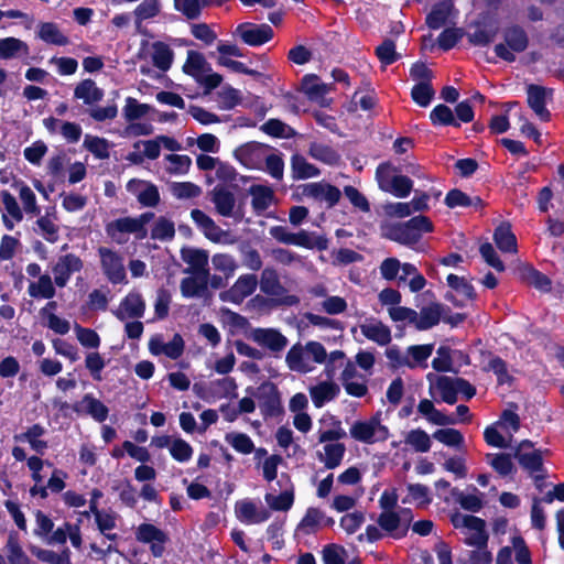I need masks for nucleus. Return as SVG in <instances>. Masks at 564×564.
<instances>
[{"label": "nucleus", "mask_w": 564, "mask_h": 564, "mask_svg": "<svg viewBox=\"0 0 564 564\" xmlns=\"http://www.w3.org/2000/svg\"><path fill=\"white\" fill-rule=\"evenodd\" d=\"M35 555L40 561L48 564H70V551L68 547H65L59 554L51 550L40 549Z\"/></svg>", "instance_id": "774afa93"}, {"label": "nucleus", "mask_w": 564, "mask_h": 564, "mask_svg": "<svg viewBox=\"0 0 564 564\" xmlns=\"http://www.w3.org/2000/svg\"><path fill=\"white\" fill-rule=\"evenodd\" d=\"M246 392L258 400L261 414L264 419L279 417L284 414L281 393L276 384L272 381L265 380L257 388L248 387Z\"/></svg>", "instance_id": "f257e3e1"}, {"label": "nucleus", "mask_w": 564, "mask_h": 564, "mask_svg": "<svg viewBox=\"0 0 564 564\" xmlns=\"http://www.w3.org/2000/svg\"><path fill=\"white\" fill-rule=\"evenodd\" d=\"M339 392V386L333 381H323L310 388V395L315 408L324 406L326 402L337 398Z\"/></svg>", "instance_id": "5701e85b"}, {"label": "nucleus", "mask_w": 564, "mask_h": 564, "mask_svg": "<svg viewBox=\"0 0 564 564\" xmlns=\"http://www.w3.org/2000/svg\"><path fill=\"white\" fill-rule=\"evenodd\" d=\"M435 387L441 394L442 401L451 405L457 402L456 378L440 376L436 379Z\"/></svg>", "instance_id": "37998d69"}, {"label": "nucleus", "mask_w": 564, "mask_h": 564, "mask_svg": "<svg viewBox=\"0 0 564 564\" xmlns=\"http://www.w3.org/2000/svg\"><path fill=\"white\" fill-rule=\"evenodd\" d=\"M165 160L171 163L167 172L174 175L186 174L192 165V159L186 154H167Z\"/></svg>", "instance_id": "69168bd1"}, {"label": "nucleus", "mask_w": 564, "mask_h": 564, "mask_svg": "<svg viewBox=\"0 0 564 564\" xmlns=\"http://www.w3.org/2000/svg\"><path fill=\"white\" fill-rule=\"evenodd\" d=\"M260 290L268 296L275 306H294L300 303L296 295L288 294V290L282 285L278 271L274 268L267 267L261 272Z\"/></svg>", "instance_id": "7ed1b4c3"}, {"label": "nucleus", "mask_w": 564, "mask_h": 564, "mask_svg": "<svg viewBox=\"0 0 564 564\" xmlns=\"http://www.w3.org/2000/svg\"><path fill=\"white\" fill-rule=\"evenodd\" d=\"M405 442L419 453L429 452L432 445L430 435L421 429L410 431L406 435Z\"/></svg>", "instance_id": "bf43d9fd"}, {"label": "nucleus", "mask_w": 564, "mask_h": 564, "mask_svg": "<svg viewBox=\"0 0 564 564\" xmlns=\"http://www.w3.org/2000/svg\"><path fill=\"white\" fill-rule=\"evenodd\" d=\"M350 436L365 444H373L378 441H386L389 437V430L380 423L379 413L368 421H356L349 429Z\"/></svg>", "instance_id": "39448f33"}, {"label": "nucleus", "mask_w": 564, "mask_h": 564, "mask_svg": "<svg viewBox=\"0 0 564 564\" xmlns=\"http://www.w3.org/2000/svg\"><path fill=\"white\" fill-rule=\"evenodd\" d=\"M36 35L43 42L57 46H65L69 43L68 36L63 34L58 25L54 22H40Z\"/></svg>", "instance_id": "cd10ccee"}, {"label": "nucleus", "mask_w": 564, "mask_h": 564, "mask_svg": "<svg viewBox=\"0 0 564 564\" xmlns=\"http://www.w3.org/2000/svg\"><path fill=\"white\" fill-rule=\"evenodd\" d=\"M505 43L495 45L496 55L505 62L512 63L516 61L514 53H522L528 48L529 36L525 30L518 25L507 26L503 30Z\"/></svg>", "instance_id": "20e7f679"}, {"label": "nucleus", "mask_w": 564, "mask_h": 564, "mask_svg": "<svg viewBox=\"0 0 564 564\" xmlns=\"http://www.w3.org/2000/svg\"><path fill=\"white\" fill-rule=\"evenodd\" d=\"M260 130L263 133L278 139H292L296 135V131L292 127L275 118L267 120L260 126Z\"/></svg>", "instance_id": "72a5a7b5"}, {"label": "nucleus", "mask_w": 564, "mask_h": 564, "mask_svg": "<svg viewBox=\"0 0 564 564\" xmlns=\"http://www.w3.org/2000/svg\"><path fill=\"white\" fill-rule=\"evenodd\" d=\"M469 31L466 33L468 42L473 46H488L491 44L498 32L499 21L491 11H482L477 19L469 23Z\"/></svg>", "instance_id": "f03ea898"}, {"label": "nucleus", "mask_w": 564, "mask_h": 564, "mask_svg": "<svg viewBox=\"0 0 564 564\" xmlns=\"http://www.w3.org/2000/svg\"><path fill=\"white\" fill-rule=\"evenodd\" d=\"M303 195L318 202H326L327 208H333L341 197L340 189L329 183L315 182L304 185Z\"/></svg>", "instance_id": "ddd939ff"}, {"label": "nucleus", "mask_w": 564, "mask_h": 564, "mask_svg": "<svg viewBox=\"0 0 564 564\" xmlns=\"http://www.w3.org/2000/svg\"><path fill=\"white\" fill-rule=\"evenodd\" d=\"M375 54L383 66H389L401 58L395 51V42L393 39L387 37L375 50Z\"/></svg>", "instance_id": "c03bdc74"}, {"label": "nucleus", "mask_w": 564, "mask_h": 564, "mask_svg": "<svg viewBox=\"0 0 564 564\" xmlns=\"http://www.w3.org/2000/svg\"><path fill=\"white\" fill-rule=\"evenodd\" d=\"M212 202L219 215L224 217H230L232 215L236 198L226 187L220 185L215 186L212 191Z\"/></svg>", "instance_id": "a878e982"}, {"label": "nucleus", "mask_w": 564, "mask_h": 564, "mask_svg": "<svg viewBox=\"0 0 564 564\" xmlns=\"http://www.w3.org/2000/svg\"><path fill=\"white\" fill-rule=\"evenodd\" d=\"M135 539L141 543H166L167 534L152 523H141L135 531Z\"/></svg>", "instance_id": "f704fd0d"}, {"label": "nucleus", "mask_w": 564, "mask_h": 564, "mask_svg": "<svg viewBox=\"0 0 564 564\" xmlns=\"http://www.w3.org/2000/svg\"><path fill=\"white\" fill-rule=\"evenodd\" d=\"M430 120L434 127H460V123L456 120L452 109L444 104H438L432 109L430 112Z\"/></svg>", "instance_id": "4c0bfd02"}, {"label": "nucleus", "mask_w": 564, "mask_h": 564, "mask_svg": "<svg viewBox=\"0 0 564 564\" xmlns=\"http://www.w3.org/2000/svg\"><path fill=\"white\" fill-rule=\"evenodd\" d=\"M464 34V30L460 28H447L443 30L437 37L438 47L445 52L452 50L462 40Z\"/></svg>", "instance_id": "13d9d810"}, {"label": "nucleus", "mask_w": 564, "mask_h": 564, "mask_svg": "<svg viewBox=\"0 0 564 564\" xmlns=\"http://www.w3.org/2000/svg\"><path fill=\"white\" fill-rule=\"evenodd\" d=\"M308 153L315 160H318L329 165H335L340 160V155L335 149L322 143H312L310 145Z\"/></svg>", "instance_id": "a18cd8bd"}, {"label": "nucleus", "mask_w": 564, "mask_h": 564, "mask_svg": "<svg viewBox=\"0 0 564 564\" xmlns=\"http://www.w3.org/2000/svg\"><path fill=\"white\" fill-rule=\"evenodd\" d=\"M30 48L29 45L13 36H8L4 39H0V58L1 59H11L14 57H19L21 55H29Z\"/></svg>", "instance_id": "7c9ffc66"}, {"label": "nucleus", "mask_w": 564, "mask_h": 564, "mask_svg": "<svg viewBox=\"0 0 564 564\" xmlns=\"http://www.w3.org/2000/svg\"><path fill=\"white\" fill-rule=\"evenodd\" d=\"M265 502L269 507L274 511H288L292 508L294 503V490L293 487L291 489H286L282 491L280 495L274 496L272 494H267Z\"/></svg>", "instance_id": "de8ad7c7"}, {"label": "nucleus", "mask_w": 564, "mask_h": 564, "mask_svg": "<svg viewBox=\"0 0 564 564\" xmlns=\"http://www.w3.org/2000/svg\"><path fill=\"white\" fill-rule=\"evenodd\" d=\"M271 147L257 141L246 142L234 151V156L243 166L254 169L263 160L264 152Z\"/></svg>", "instance_id": "f8f14e48"}, {"label": "nucleus", "mask_w": 564, "mask_h": 564, "mask_svg": "<svg viewBox=\"0 0 564 564\" xmlns=\"http://www.w3.org/2000/svg\"><path fill=\"white\" fill-rule=\"evenodd\" d=\"M225 438L238 453L248 455L254 451L252 440L245 433H228Z\"/></svg>", "instance_id": "052dcab7"}, {"label": "nucleus", "mask_w": 564, "mask_h": 564, "mask_svg": "<svg viewBox=\"0 0 564 564\" xmlns=\"http://www.w3.org/2000/svg\"><path fill=\"white\" fill-rule=\"evenodd\" d=\"M324 519V512L315 507L307 508L304 517L297 524V530L304 534L316 533L319 522Z\"/></svg>", "instance_id": "49530a36"}, {"label": "nucleus", "mask_w": 564, "mask_h": 564, "mask_svg": "<svg viewBox=\"0 0 564 564\" xmlns=\"http://www.w3.org/2000/svg\"><path fill=\"white\" fill-rule=\"evenodd\" d=\"M250 338L259 346L268 348L274 356L282 352L288 346V338L275 328H254Z\"/></svg>", "instance_id": "9b49d317"}, {"label": "nucleus", "mask_w": 564, "mask_h": 564, "mask_svg": "<svg viewBox=\"0 0 564 564\" xmlns=\"http://www.w3.org/2000/svg\"><path fill=\"white\" fill-rule=\"evenodd\" d=\"M145 312V301L138 291L129 292L120 302L118 310L113 311V315L119 321L127 318H141Z\"/></svg>", "instance_id": "4468645a"}, {"label": "nucleus", "mask_w": 564, "mask_h": 564, "mask_svg": "<svg viewBox=\"0 0 564 564\" xmlns=\"http://www.w3.org/2000/svg\"><path fill=\"white\" fill-rule=\"evenodd\" d=\"M82 402L87 404L86 412L94 420L99 423L107 420L109 413L108 408L100 400L94 398L93 394H85Z\"/></svg>", "instance_id": "4d7b16f0"}, {"label": "nucleus", "mask_w": 564, "mask_h": 564, "mask_svg": "<svg viewBox=\"0 0 564 564\" xmlns=\"http://www.w3.org/2000/svg\"><path fill=\"white\" fill-rule=\"evenodd\" d=\"M106 234L109 238L118 243H123L127 239L123 237L124 234H140L137 220L132 217H121L115 219L105 227Z\"/></svg>", "instance_id": "a211bd4d"}, {"label": "nucleus", "mask_w": 564, "mask_h": 564, "mask_svg": "<svg viewBox=\"0 0 564 564\" xmlns=\"http://www.w3.org/2000/svg\"><path fill=\"white\" fill-rule=\"evenodd\" d=\"M152 107L148 104H141L133 97L126 99V106L123 107V116L127 121L138 120L151 111Z\"/></svg>", "instance_id": "6e6d98bb"}, {"label": "nucleus", "mask_w": 564, "mask_h": 564, "mask_svg": "<svg viewBox=\"0 0 564 564\" xmlns=\"http://www.w3.org/2000/svg\"><path fill=\"white\" fill-rule=\"evenodd\" d=\"M378 525L388 532L393 539H402L408 534V525L401 527V516L395 511H382L378 519Z\"/></svg>", "instance_id": "b1692460"}, {"label": "nucleus", "mask_w": 564, "mask_h": 564, "mask_svg": "<svg viewBox=\"0 0 564 564\" xmlns=\"http://www.w3.org/2000/svg\"><path fill=\"white\" fill-rule=\"evenodd\" d=\"M152 62L153 65L162 72H166L171 68L173 63V51L170 46L163 42H156L153 44Z\"/></svg>", "instance_id": "a19ab883"}, {"label": "nucleus", "mask_w": 564, "mask_h": 564, "mask_svg": "<svg viewBox=\"0 0 564 564\" xmlns=\"http://www.w3.org/2000/svg\"><path fill=\"white\" fill-rule=\"evenodd\" d=\"M28 293L33 299H47L51 300L55 296L56 290L54 283L48 274H42L39 282H31L28 288Z\"/></svg>", "instance_id": "58836bf2"}, {"label": "nucleus", "mask_w": 564, "mask_h": 564, "mask_svg": "<svg viewBox=\"0 0 564 564\" xmlns=\"http://www.w3.org/2000/svg\"><path fill=\"white\" fill-rule=\"evenodd\" d=\"M325 451V467L327 469H335L341 464L345 456L346 446L343 443H330L324 446Z\"/></svg>", "instance_id": "5fc2aeb1"}, {"label": "nucleus", "mask_w": 564, "mask_h": 564, "mask_svg": "<svg viewBox=\"0 0 564 564\" xmlns=\"http://www.w3.org/2000/svg\"><path fill=\"white\" fill-rule=\"evenodd\" d=\"M248 193L252 196L251 206L258 215L267 210L274 199L273 189L267 185L253 184L249 187Z\"/></svg>", "instance_id": "393cba45"}, {"label": "nucleus", "mask_w": 564, "mask_h": 564, "mask_svg": "<svg viewBox=\"0 0 564 564\" xmlns=\"http://www.w3.org/2000/svg\"><path fill=\"white\" fill-rule=\"evenodd\" d=\"M172 302V295L170 290L160 288L156 291V299L154 303V315L156 319H165L169 316L170 304Z\"/></svg>", "instance_id": "680f3d73"}, {"label": "nucleus", "mask_w": 564, "mask_h": 564, "mask_svg": "<svg viewBox=\"0 0 564 564\" xmlns=\"http://www.w3.org/2000/svg\"><path fill=\"white\" fill-rule=\"evenodd\" d=\"M191 217L204 236L213 242H220L221 238L227 235L225 230L216 225L212 217L198 208L192 209Z\"/></svg>", "instance_id": "dca6fc26"}, {"label": "nucleus", "mask_w": 564, "mask_h": 564, "mask_svg": "<svg viewBox=\"0 0 564 564\" xmlns=\"http://www.w3.org/2000/svg\"><path fill=\"white\" fill-rule=\"evenodd\" d=\"M83 260L75 253H66L57 259L53 265L54 283L58 288H64L68 283L72 274L82 271Z\"/></svg>", "instance_id": "9d476101"}, {"label": "nucleus", "mask_w": 564, "mask_h": 564, "mask_svg": "<svg viewBox=\"0 0 564 564\" xmlns=\"http://www.w3.org/2000/svg\"><path fill=\"white\" fill-rule=\"evenodd\" d=\"M104 96V90L90 78L83 79L74 89V98L82 99L85 105L89 106L101 101Z\"/></svg>", "instance_id": "4be33fe9"}, {"label": "nucleus", "mask_w": 564, "mask_h": 564, "mask_svg": "<svg viewBox=\"0 0 564 564\" xmlns=\"http://www.w3.org/2000/svg\"><path fill=\"white\" fill-rule=\"evenodd\" d=\"M454 9L453 0H441L433 4L425 18V23L431 30H438L446 24Z\"/></svg>", "instance_id": "aec40b11"}, {"label": "nucleus", "mask_w": 564, "mask_h": 564, "mask_svg": "<svg viewBox=\"0 0 564 564\" xmlns=\"http://www.w3.org/2000/svg\"><path fill=\"white\" fill-rule=\"evenodd\" d=\"M182 69L186 75L195 78L196 82H200V76L204 73L212 72V65L206 61L203 53L191 50L187 52V58Z\"/></svg>", "instance_id": "412c9836"}, {"label": "nucleus", "mask_w": 564, "mask_h": 564, "mask_svg": "<svg viewBox=\"0 0 564 564\" xmlns=\"http://www.w3.org/2000/svg\"><path fill=\"white\" fill-rule=\"evenodd\" d=\"M433 438L446 446L462 448L464 445V436L460 431L452 427L440 429L433 433Z\"/></svg>", "instance_id": "864d4df0"}, {"label": "nucleus", "mask_w": 564, "mask_h": 564, "mask_svg": "<svg viewBox=\"0 0 564 564\" xmlns=\"http://www.w3.org/2000/svg\"><path fill=\"white\" fill-rule=\"evenodd\" d=\"M361 334L369 340L377 343L380 346H386L391 341V330L382 322L376 324L360 325Z\"/></svg>", "instance_id": "473e14b6"}, {"label": "nucleus", "mask_w": 564, "mask_h": 564, "mask_svg": "<svg viewBox=\"0 0 564 564\" xmlns=\"http://www.w3.org/2000/svg\"><path fill=\"white\" fill-rule=\"evenodd\" d=\"M84 147L98 160H107L110 156V143L105 138L86 134Z\"/></svg>", "instance_id": "79ce46f5"}, {"label": "nucleus", "mask_w": 564, "mask_h": 564, "mask_svg": "<svg viewBox=\"0 0 564 564\" xmlns=\"http://www.w3.org/2000/svg\"><path fill=\"white\" fill-rule=\"evenodd\" d=\"M413 189V181L405 175H394L391 180L390 188L387 193H390L399 198H404L410 195Z\"/></svg>", "instance_id": "0e129e2a"}, {"label": "nucleus", "mask_w": 564, "mask_h": 564, "mask_svg": "<svg viewBox=\"0 0 564 564\" xmlns=\"http://www.w3.org/2000/svg\"><path fill=\"white\" fill-rule=\"evenodd\" d=\"M445 311V307L441 303H432L429 306L421 308L420 313L416 312V319L413 325L417 330H427L436 326Z\"/></svg>", "instance_id": "6ab92c4d"}, {"label": "nucleus", "mask_w": 564, "mask_h": 564, "mask_svg": "<svg viewBox=\"0 0 564 564\" xmlns=\"http://www.w3.org/2000/svg\"><path fill=\"white\" fill-rule=\"evenodd\" d=\"M258 285V279L254 274H242L240 275L234 285L223 291L219 294V299L223 302H230L234 304H241L246 297L251 295Z\"/></svg>", "instance_id": "1a4fd4ad"}, {"label": "nucleus", "mask_w": 564, "mask_h": 564, "mask_svg": "<svg viewBox=\"0 0 564 564\" xmlns=\"http://www.w3.org/2000/svg\"><path fill=\"white\" fill-rule=\"evenodd\" d=\"M102 273L112 284L128 283L123 258L116 251L100 247L98 249Z\"/></svg>", "instance_id": "423d86ee"}, {"label": "nucleus", "mask_w": 564, "mask_h": 564, "mask_svg": "<svg viewBox=\"0 0 564 564\" xmlns=\"http://www.w3.org/2000/svg\"><path fill=\"white\" fill-rule=\"evenodd\" d=\"M318 80V76L314 74H307L302 78L303 90L310 99L322 98L329 91L328 86Z\"/></svg>", "instance_id": "09e8293b"}, {"label": "nucleus", "mask_w": 564, "mask_h": 564, "mask_svg": "<svg viewBox=\"0 0 564 564\" xmlns=\"http://www.w3.org/2000/svg\"><path fill=\"white\" fill-rule=\"evenodd\" d=\"M208 270L196 273L194 276L184 278L181 281V293L183 297H198L207 293L208 290Z\"/></svg>", "instance_id": "f3484780"}, {"label": "nucleus", "mask_w": 564, "mask_h": 564, "mask_svg": "<svg viewBox=\"0 0 564 564\" xmlns=\"http://www.w3.org/2000/svg\"><path fill=\"white\" fill-rule=\"evenodd\" d=\"M435 90L431 83L420 82L411 89L412 100L420 107H427L434 98Z\"/></svg>", "instance_id": "603ef678"}, {"label": "nucleus", "mask_w": 564, "mask_h": 564, "mask_svg": "<svg viewBox=\"0 0 564 564\" xmlns=\"http://www.w3.org/2000/svg\"><path fill=\"white\" fill-rule=\"evenodd\" d=\"M437 357L432 360V367L437 372H455L453 369V360L451 356V348L448 346H440L437 348Z\"/></svg>", "instance_id": "e2e57ef3"}, {"label": "nucleus", "mask_w": 564, "mask_h": 564, "mask_svg": "<svg viewBox=\"0 0 564 564\" xmlns=\"http://www.w3.org/2000/svg\"><path fill=\"white\" fill-rule=\"evenodd\" d=\"M494 241L497 248L502 252H517V238L511 230L508 221H502L494 231Z\"/></svg>", "instance_id": "bb28decb"}, {"label": "nucleus", "mask_w": 564, "mask_h": 564, "mask_svg": "<svg viewBox=\"0 0 564 564\" xmlns=\"http://www.w3.org/2000/svg\"><path fill=\"white\" fill-rule=\"evenodd\" d=\"M175 236L174 223L164 216H160L151 230V238L160 241H170Z\"/></svg>", "instance_id": "3c124183"}, {"label": "nucleus", "mask_w": 564, "mask_h": 564, "mask_svg": "<svg viewBox=\"0 0 564 564\" xmlns=\"http://www.w3.org/2000/svg\"><path fill=\"white\" fill-rule=\"evenodd\" d=\"M290 245L323 251L327 249L328 240L323 236L313 239L306 230H300L299 232H292Z\"/></svg>", "instance_id": "e433bc0d"}, {"label": "nucleus", "mask_w": 564, "mask_h": 564, "mask_svg": "<svg viewBox=\"0 0 564 564\" xmlns=\"http://www.w3.org/2000/svg\"><path fill=\"white\" fill-rule=\"evenodd\" d=\"M399 172V169L393 166L389 162H382L380 163L376 169V180L378 183V187L382 192H388L390 188L391 180L394 175L392 173Z\"/></svg>", "instance_id": "338daca9"}, {"label": "nucleus", "mask_w": 564, "mask_h": 564, "mask_svg": "<svg viewBox=\"0 0 564 564\" xmlns=\"http://www.w3.org/2000/svg\"><path fill=\"white\" fill-rule=\"evenodd\" d=\"M553 88H546L541 85L530 84L527 87V102L538 118L543 122L551 120V112L546 108L547 99H552Z\"/></svg>", "instance_id": "6e6552de"}, {"label": "nucleus", "mask_w": 564, "mask_h": 564, "mask_svg": "<svg viewBox=\"0 0 564 564\" xmlns=\"http://www.w3.org/2000/svg\"><path fill=\"white\" fill-rule=\"evenodd\" d=\"M388 238L403 245H414L419 242L420 234H415L409 221H405L391 226Z\"/></svg>", "instance_id": "c9c22d12"}, {"label": "nucleus", "mask_w": 564, "mask_h": 564, "mask_svg": "<svg viewBox=\"0 0 564 564\" xmlns=\"http://www.w3.org/2000/svg\"><path fill=\"white\" fill-rule=\"evenodd\" d=\"M513 456L518 460L519 465L530 474L544 471L541 449L524 452L521 451V448H516Z\"/></svg>", "instance_id": "c85d7f7f"}, {"label": "nucleus", "mask_w": 564, "mask_h": 564, "mask_svg": "<svg viewBox=\"0 0 564 564\" xmlns=\"http://www.w3.org/2000/svg\"><path fill=\"white\" fill-rule=\"evenodd\" d=\"M235 35L239 36L243 44L257 47L271 41L274 36V32L267 23L256 24L243 22L237 25Z\"/></svg>", "instance_id": "0eeeda50"}, {"label": "nucleus", "mask_w": 564, "mask_h": 564, "mask_svg": "<svg viewBox=\"0 0 564 564\" xmlns=\"http://www.w3.org/2000/svg\"><path fill=\"white\" fill-rule=\"evenodd\" d=\"M46 433V430L39 423L30 426L25 432L14 436L18 442H28L33 451L43 455L47 448V442L40 440Z\"/></svg>", "instance_id": "c756f323"}, {"label": "nucleus", "mask_w": 564, "mask_h": 564, "mask_svg": "<svg viewBox=\"0 0 564 564\" xmlns=\"http://www.w3.org/2000/svg\"><path fill=\"white\" fill-rule=\"evenodd\" d=\"M452 496L464 510L478 512L484 507V501L480 496L475 494L466 495L456 487L452 488Z\"/></svg>", "instance_id": "8fccbe9b"}, {"label": "nucleus", "mask_w": 564, "mask_h": 564, "mask_svg": "<svg viewBox=\"0 0 564 564\" xmlns=\"http://www.w3.org/2000/svg\"><path fill=\"white\" fill-rule=\"evenodd\" d=\"M127 191L135 194L138 202L144 207H155L160 203L156 185L132 178L127 183Z\"/></svg>", "instance_id": "2eb2a0df"}, {"label": "nucleus", "mask_w": 564, "mask_h": 564, "mask_svg": "<svg viewBox=\"0 0 564 564\" xmlns=\"http://www.w3.org/2000/svg\"><path fill=\"white\" fill-rule=\"evenodd\" d=\"M291 170L292 177L294 180H306L311 177H316L319 175L321 171L314 164L307 162V160L299 153H295L291 158Z\"/></svg>", "instance_id": "2f4dec72"}, {"label": "nucleus", "mask_w": 564, "mask_h": 564, "mask_svg": "<svg viewBox=\"0 0 564 564\" xmlns=\"http://www.w3.org/2000/svg\"><path fill=\"white\" fill-rule=\"evenodd\" d=\"M522 279L539 291L550 292L552 289L551 279L531 265L523 268Z\"/></svg>", "instance_id": "ea45409f"}]
</instances>
